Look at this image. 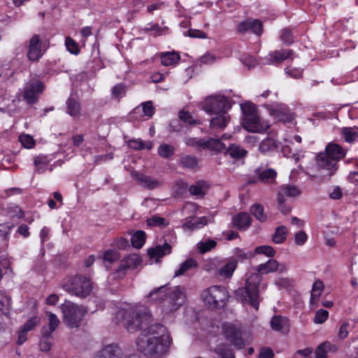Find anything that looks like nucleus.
<instances>
[{"instance_id":"nucleus-23","label":"nucleus","mask_w":358,"mask_h":358,"mask_svg":"<svg viewBox=\"0 0 358 358\" xmlns=\"http://www.w3.org/2000/svg\"><path fill=\"white\" fill-rule=\"evenodd\" d=\"M208 222V218L205 216L197 218L189 217L185 219V222L182 224V228L185 230L189 229L193 231L204 227Z\"/></svg>"},{"instance_id":"nucleus-35","label":"nucleus","mask_w":358,"mask_h":358,"mask_svg":"<svg viewBox=\"0 0 358 358\" xmlns=\"http://www.w3.org/2000/svg\"><path fill=\"white\" fill-rule=\"evenodd\" d=\"M80 104L74 98L69 97L66 101V113L72 117H79L80 115Z\"/></svg>"},{"instance_id":"nucleus-18","label":"nucleus","mask_w":358,"mask_h":358,"mask_svg":"<svg viewBox=\"0 0 358 358\" xmlns=\"http://www.w3.org/2000/svg\"><path fill=\"white\" fill-rule=\"evenodd\" d=\"M238 31L240 33L251 31L257 35H260L262 33V23L259 20L248 19L238 24Z\"/></svg>"},{"instance_id":"nucleus-50","label":"nucleus","mask_w":358,"mask_h":358,"mask_svg":"<svg viewBox=\"0 0 358 358\" xmlns=\"http://www.w3.org/2000/svg\"><path fill=\"white\" fill-rule=\"evenodd\" d=\"M255 253L258 255H264L268 257H273L275 255V250L270 245H261L255 249Z\"/></svg>"},{"instance_id":"nucleus-59","label":"nucleus","mask_w":358,"mask_h":358,"mask_svg":"<svg viewBox=\"0 0 358 358\" xmlns=\"http://www.w3.org/2000/svg\"><path fill=\"white\" fill-rule=\"evenodd\" d=\"M51 336H45L43 331H42V338L40 341V348L42 351L48 352L52 347V343L50 341Z\"/></svg>"},{"instance_id":"nucleus-28","label":"nucleus","mask_w":358,"mask_h":358,"mask_svg":"<svg viewBox=\"0 0 358 358\" xmlns=\"http://www.w3.org/2000/svg\"><path fill=\"white\" fill-rule=\"evenodd\" d=\"M271 115L280 121H285L287 118L288 108L285 105H275L269 108Z\"/></svg>"},{"instance_id":"nucleus-22","label":"nucleus","mask_w":358,"mask_h":358,"mask_svg":"<svg viewBox=\"0 0 358 358\" xmlns=\"http://www.w3.org/2000/svg\"><path fill=\"white\" fill-rule=\"evenodd\" d=\"M292 50H280L270 52L266 57V64H280L293 55Z\"/></svg>"},{"instance_id":"nucleus-29","label":"nucleus","mask_w":358,"mask_h":358,"mask_svg":"<svg viewBox=\"0 0 358 358\" xmlns=\"http://www.w3.org/2000/svg\"><path fill=\"white\" fill-rule=\"evenodd\" d=\"M208 189V185L204 181H198L189 188V193L197 198L203 197Z\"/></svg>"},{"instance_id":"nucleus-9","label":"nucleus","mask_w":358,"mask_h":358,"mask_svg":"<svg viewBox=\"0 0 358 358\" xmlns=\"http://www.w3.org/2000/svg\"><path fill=\"white\" fill-rule=\"evenodd\" d=\"M202 108L208 114H220L231 108L229 99L222 95H210L201 102Z\"/></svg>"},{"instance_id":"nucleus-26","label":"nucleus","mask_w":358,"mask_h":358,"mask_svg":"<svg viewBox=\"0 0 358 358\" xmlns=\"http://www.w3.org/2000/svg\"><path fill=\"white\" fill-rule=\"evenodd\" d=\"M217 116L210 120V127L213 129H224L230 121V116L227 112L216 114Z\"/></svg>"},{"instance_id":"nucleus-39","label":"nucleus","mask_w":358,"mask_h":358,"mask_svg":"<svg viewBox=\"0 0 358 358\" xmlns=\"http://www.w3.org/2000/svg\"><path fill=\"white\" fill-rule=\"evenodd\" d=\"M250 213L259 222H264L267 220V215L264 213V208L262 204L252 205L250 208Z\"/></svg>"},{"instance_id":"nucleus-48","label":"nucleus","mask_w":358,"mask_h":358,"mask_svg":"<svg viewBox=\"0 0 358 358\" xmlns=\"http://www.w3.org/2000/svg\"><path fill=\"white\" fill-rule=\"evenodd\" d=\"M215 352L220 356L221 358H235L233 351L224 344L218 345L215 349Z\"/></svg>"},{"instance_id":"nucleus-51","label":"nucleus","mask_w":358,"mask_h":358,"mask_svg":"<svg viewBox=\"0 0 358 358\" xmlns=\"http://www.w3.org/2000/svg\"><path fill=\"white\" fill-rule=\"evenodd\" d=\"M220 262L216 259H208L205 262L203 268L208 271L213 273L217 276Z\"/></svg>"},{"instance_id":"nucleus-17","label":"nucleus","mask_w":358,"mask_h":358,"mask_svg":"<svg viewBox=\"0 0 358 358\" xmlns=\"http://www.w3.org/2000/svg\"><path fill=\"white\" fill-rule=\"evenodd\" d=\"M41 40L38 35H34L30 39L29 51L27 54V57L29 60L32 62L38 61L41 56L43 55V52L41 50Z\"/></svg>"},{"instance_id":"nucleus-7","label":"nucleus","mask_w":358,"mask_h":358,"mask_svg":"<svg viewBox=\"0 0 358 358\" xmlns=\"http://www.w3.org/2000/svg\"><path fill=\"white\" fill-rule=\"evenodd\" d=\"M201 297L210 308H221L227 304L229 294L224 287L214 285L203 290Z\"/></svg>"},{"instance_id":"nucleus-1","label":"nucleus","mask_w":358,"mask_h":358,"mask_svg":"<svg viewBox=\"0 0 358 358\" xmlns=\"http://www.w3.org/2000/svg\"><path fill=\"white\" fill-rule=\"evenodd\" d=\"M287 270L285 264L279 263L274 259H268L266 263L257 266L255 273H252L246 280L245 286L238 288L236 295L242 303L250 305L256 310L259 309V285L262 280L261 275L278 272L283 273Z\"/></svg>"},{"instance_id":"nucleus-57","label":"nucleus","mask_w":358,"mask_h":358,"mask_svg":"<svg viewBox=\"0 0 358 358\" xmlns=\"http://www.w3.org/2000/svg\"><path fill=\"white\" fill-rule=\"evenodd\" d=\"M65 45L67 50L73 55H78L80 52L77 43L70 37H66L65 40Z\"/></svg>"},{"instance_id":"nucleus-63","label":"nucleus","mask_w":358,"mask_h":358,"mask_svg":"<svg viewBox=\"0 0 358 358\" xmlns=\"http://www.w3.org/2000/svg\"><path fill=\"white\" fill-rule=\"evenodd\" d=\"M143 111L145 115L151 117L154 113L155 108L152 106V103L151 101H148L142 103Z\"/></svg>"},{"instance_id":"nucleus-5","label":"nucleus","mask_w":358,"mask_h":358,"mask_svg":"<svg viewBox=\"0 0 358 358\" xmlns=\"http://www.w3.org/2000/svg\"><path fill=\"white\" fill-rule=\"evenodd\" d=\"M243 113V127L252 133L265 132L270 127V124L258 115L256 106L251 102L241 105Z\"/></svg>"},{"instance_id":"nucleus-62","label":"nucleus","mask_w":358,"mask_h":358,"mask_svg":"<svg viewBox=\"0 0 358 358\" xmlns=\"http://www.w3.org/2000/svg\"><path fill=\"white\" fill-rule=\"evenodd\" d=\"M285 71L286 74L294 78H299L302 76L303 71L301 69L288 66L285 68Z\"/></svg>"},{"instance_id":"nucleus-32","label":"nucleus","mask_w":358,"mask_h":358,"mask_svg":"<svg viewBox=\"0 0 358 358\" xmlns=\"http://www.w3.org/2000/svg\"><path fill=\"white\" fill-rule=\"evenodd\" d=\"M222 152H224L231 157L236 159L244 157L247 154L245 150L236 144H231L228 148L225 145V149Z\"/></svg>"},{"instance_id":"nucleus-4","label":"nucleus","mask_w":358,"mask_h":358,"mask_svg":"<svg viewBox=\"0 0 358 358\" xmlns=\"http://www.w3.org/2000/svg\"><path fill=\"white\" fill-rule=\"evenodd\" d=\"M150 317V314L145 310L130 307L120 308L115 320L117 323L122 324L128 331L134 333L141 329L143 324H146Z\"/></svg>"},{"instance_id":"nucleus-24","label":"nucleus","mask_w":358,"mask_h":358,"mask_svg":"<svg viewBox=\"0 0 358 358\" xmlns=\"http://www.w3.org/2000/svg\"><path fill=\"white\" fill-rule=\"evenodd\" d=\"M236 266L237 262L234 259L228 260L227 263L222 266L220 264L217 276H220L223 278H229L232 276Z\"/></svg>"},{"instance_id":"nucleus-19","label":"nucleus","mask_w":358,"mask_h":358,"mask_svg":"<svg viewBox=\"0 0 358 358\" xmlns=\"http://www.w3.org/2000/svg\"><path fill=\"white\" fill-rule=\"evenodd\" d=\"M323 152L334 159L336 164L346 155V151L341 145L334 143H329Z\"/></svg>"},{"instance_id":"nucleus-60","label":"nucleus","mask_w":358,"mask_h":358,"mask_svg":"<svg viewBox=\"0 0 358 358\" xmlns=\"http://www.w3.org/2000/svg\"><path fill=\"white\" fill-rule=\"evenodd\" d=\"M308 236L304 231H299L295 234L294 243L296 245L301 246L307 241Z\"/></svg>"},{"instance_id":"nucleus-37","label":"nucleus","mask_w":358,"mask_h":358,"mask_svg":"<svg viewBox=\"0 0 358 358\" xmlns=\"http://www.w3.org/2000/svg\"><path fill=\"white\" fill-rule=\"evenodd\" d=\"M278 147V143L271 138H266L263 140L259 146V150L262 153L271 152Z\"/></svg>"},{"instance_id":"nucleus-6","label":"nucleus","mask_w":358,"mask_h":358,"mask_svg":"<svg viewBox=\"0 0 358 358\" xmlns=\"http://www.w3.org/2000/svg\"><path fill=\"white\" fill-rule=\"evenodd\" d=\"M64 289L71 295L83 299L90 294L93 285L90 279L83 275L71 278L64 285Z\"/></svg>"},{"instance_id":"nucleus-12","label":"nucleus","mask_w":358,"mask_h":358,"mask_svg":"<svg viewBox=\"0 0 358 358\" xmlns=\"http://www.w3.org/2000/svg\"><path fill=\"white\" fill-rule=\"evenodd\" d=\"M222 331L224 338L229 341L237 349H242L245 345V341L243 338L240 327L232 323H224Z\"/></svg>"},{"instance_id":"nucleus-52","label":"nucleus","mask_w":358,"mask_h":358,"mask_svg":"<svg viewBox=\"0 0 358 358\" xmlns=\"http://www.w3.org/2000/svg\"><path fill=\"white\" fill-rule=\"evenodd\" d=\"M120 257V253L115 250H108L103 253V261L105 263L112 264L117 261Z\"/></svg>"},{"instance_id":"nucleus-43","label":"nucleus","mask_w":358,"mask_h":358,"mask_svg":"<svg viewBox=\"0 0 358 358\" xmlns=\"http://www.w3.org/2000/svg\"><path fill=\"white\" fill-rule=\"evenodd\" d=\"M196 246L199 253L204 254L215 248L217 246V242L213 239H208L199 242Z\"/></svg>"},{"instance_id":"nucleus-33","label":"nucleus","mask_w":358,"mask_h":358,"mask_svg":"<svg viewBox=\"0 0 358 358\" xmlns=\"http://www.w3.org/2000/svg\"><path fill=\"white\" fill-rule=\"evenodd\" d=\"M271 326L273 330L285 331L288 329V320L282 316H274L271 320Z\"/></svg>"},{"instance_id":"nucleus-14","label":"nucleus","mask_w":358,"mask_h":358,"mask_svg":"<svg viewBox=\"0 0 358 358\" xmlns=\"http://www.w3.org/2000/svg\"><path fill=\"white\" fill-rule=\"evenodd\" d=\"M117 344L107 345L99 350L94 358H128Z\"/></svg>"},{"instance_id":"nucleus-20","label":"nucleus","mask_w":358,"mask_h":358,"mask_svg":"<svg viewBox=\"0 0 358 358\" xmlns=\"http://www.w3.org/2000/svg\"><path fill=\"white\" fill-rule=\"evenodd\" d=\"M133 176L140 185L149 189H153L159 187L162 185V182L158 179L152 178L143 173L136 172L133 174Z\"/></svg>"},{"instance_id":"nucleus-54","label":"nucleus","mask_w":358,"mask_h":358,"mask_svg":"<svg viewBox=\"0 0 358 358\" xmlns=\"http://www.w3.org/2000/svg\"><path fill=\"white\" fill-rule=\"evenodd\" d=\"M324 289V284L320 280L315 281L313 285L311 299H317Z\"/></svg>"},{"instance_id":"nucleus-41","label":"nucleus","mask_w":358,"mask_h":358,"mask_svg":"<svg viewBox=\"0 0 358 358\" xmlns=\"http://www.w3.org/2000/svg\"><path fill=\"white\" fill-rule=\"evenodd\" d=\"M341 134L347 143H353L358 137V128L344 127L342 129Z\"/></svg>"},{"instance_id":"nucleus-34","label":"nucleus","mask_w":358,"mask_h":358,"mask_svg":"<svg viewBox=\"0 0 358 358\" xmlns=\"http://www.w3.org/2000/svg\"><path fill=\"white\" fill-rule=\"evenodd\" d=\"M180 59L179 54L176 52H166L161 55V63L166 66L176 64Z\"/></svg>"},{"instance_id":"nucleus-15","label":"nucleus","mask_w":358,"mask_h":358,"mask_svg":"<svg viewBox=\"0 0 358 358\" xmlns=\"http://www.w3.org/2000/svg\"><path fill=\"white\" fill-rule=\"evenodd\" d=\"M317 166L322 170L327 171L328 176L334 175L338 170V166L327 154L320 152L315 157Z\"/></svg>"},{"instance_id":"nucleus-13","label":"nucleus","mask_w":358,"mask_h":358,"mask_svg":"<svg viewBox=\"0 0 358 358\" xmlns=\"http://www.w3.org/2000/svg\"><path fill=\"white\" fill-rule=\"evenodd\" d=\"M141 263V258L137 254H131L124 257L120 262L119 268L113 273L114 278H123L129 269H134Z\"/></svg>"},{"instance_id":"nucleus-55","label":"nucleus","mask_w":358,"mask_h":358,"mask_svg":"<svg viewBox=\"0 0 358 358\" xmlns=\"http://www.w3.org/2000/svg\"><path fill=\"white\" fill-rule=\"evenodd\" d=\"M329 317V312L327 310L320 309L315 313L313 321L315 324H322Z\"/></svg>"},{"instance_id":"nucleus-58","label":"nucleus","mask_w":358,"mask_h":358,"mask_svg":"<svg viewBox=\"0 0 358 358\" xmlns=\"http://www.w3.org/2000/svg\"><path fill=\"white\" fill-rule=\"evenodd\" d=\"M19 140L22 145L27 148H31L35 145L34 138L28 134H23L20 136Z\"/></svg>"},{"instance_id":"nucleus-53","label":"nucleus","mask_w":358,"mask_h":358,"mask_svg":"<svg viewBox=\"0 0 358 358\" xmlns=\"http://www.w3.org/2000/svg\"><path fill=\"white\" fill-rule=\"evenodd\" d=\"M147 223L149 226L162 227H164L168 225V222L165 218L159 216H152L147 220Z\"/></svg>"},{"instance_id":"nucleus-27","label":"nucleus","mask_w":358,"mask_h":358,"mask_svg":"<svg viewBox=\"0 0 358 358\" xmlns=\"http://www.w3.org/2000/svg\"><path fill=\"white\" fill-rule=\"evenodd\" d=\"M46 315L48 320V328L43 327L42 331L45 336H51L59 325L60 320L55 314L51 312H47Z\"/></svg>"},{"instance_id":"nucleus-30","label":"nucleus","mask_w":358,"mask_h":358,"mask_svg":"<svg viewBox=\"0 0 358 358\" xmlns=\"http://www.w3.org/2000/svg\"><path fill=\"white\" fill-rule=\"evenodd\" d=\"M251 217L247 213H240L234 217V224L238 228L245 229L249 227L251 224Z\"/></svg>"},{"instance_id":"nucleus-64","label":"nucleus","mask_w":358,"mask_h":358,"mask_svg":"<svg viewBox=\"0 0 358 358\" xmlns=\"http://www.w3.org/2000/svg\"><path fill=\"white\" fill-rule=\"evenodd\" d=\"M40 322L38 317H33L27 321L22 327L27 331H31Z\"/></svg>"},{"instance_id":"nucleus-45","label":"nucleus","mask_w":358,"mask_h":358,"mask_svg":"<svg viewBox=\"0 0 358 358\" xmlns=\"http://www.w3.org/2000/svg\"><path fill=\"white\" fill-rule=\"evenodd\" d=\"M6 213L10 217L22 218L24 215L21 208L15 204H10L6 208Z\"/></svg>"},{"instance_id":"nucleus-44","label":"nucleus","mask_w":358,"mask_h":358,"mask_svg":"<svg viewBox=\"0 0 358 358\" xmlns=\"http://www.w3.org/2000/svg\"><path fill=\"white\" fill-rule=\"evenodd\" d=\"M11 308V299L4 292H0V310L5 315L9 313Z\"/></svg>"},{"instance_id":"nucleus-31","label":"nucleus","mask_w":358,"mask_h":358,"mask_svg":"<svg viewBox=\"0 0 358 358\" xmlns=\"http://www.w3.org/2000/svg\"><path fill=\"white\" fill-rule=\"evenodd\" d=\"M197 267V262L193 258H188L180 264L179 268L175 271L174 277L184 275L187 271Z\"/></svg>"},{"instance_id":"nucleus-42","label":"nucleus","mask_w":358,"mask_h":358,"mask_svg":"<svg viewBox=\"0 0 358 358\" xmlns=\"http://www.w3.org/2000/svg\"><path fill=\"white\" fill-rule=\"evenodd\" d=\"M145 241V233L143 231L138 230L133 234L131 238V242L133 247L141 248Z\"/></svg>"},{"instance_id":"nucleus-21","label":"nucleus","mask_w":358,"mask_h":358,"mask_svg":"<svg viewBox=\"0 0 358 358\" xmlns=\"http://www.w3.org/2000/svg\"><path fill=\"white\" fill-rule=\"evenodd\" d=\"M257 175V180H250V183H257L260 181L265 184H272L275 182L277 172L273 169H267L264 170L257 169L255 171Z\"/></svg>"},{"instance_id":"nucleus-11","label":"nucleus","mask_w":358,"mask_h":358,"mask_svg":"<svg viewBox=\"0 0 358 358\" xmlns=\"http://www.w3.org/2000/svg\"><path fill=\"white\" fill-rule=\"evenodd\" d=\"M185 142L187 145L196 148L197 149H211L217 151H223L225 149V144L220 139L215 138H198L193 137H186Z\"/></svg>"},{"instance_id":"nucleus-25","label":"nucleus","mask_w":358,"mask_h":358,"mask_svg":"<svg viewBox=\"0 0 358 358\" xmlns=\"http://www.w3.org/2000/svg\"><path fill=\"white\" fill-rule=\"evenodd\" d=\"M171 252V246L170 244L165 243L162 245H157L154 248H150L148 253L151 258H161L164 255H169Z\"/></svg>"},{"instance_id":"nucleus-38","label":"nucleus","mask_w":358,"mask_h":358,"mask_svg":"<svg viewBox=\"0 0 358 358\" xmlns=\"http://www.w3.org/2000/svg\"><path fill=\"white\" fill-rule=\"evenodd\" d=\"M287 230L285 226L278 227L272 235V241L275 244L282 243L287 238Z\"/></svg>"},{"instance_id":"nucleus-49","label":"nucleus","mask_w":358,"mask_h":358,"mask_svg":"<svg viewBox=\"0 0 358 358\" xmlns=\"http://www.w3.org/2000/svg\"><path fill=\"white\" fill-rule=\"evenodd\" d=\"M175 148L169 144H162L158 148V154L160 157L168 159L173 155Z\"/></svg>"},{"instance_id":"nucleus-8","label":"nucleus","mask_w":358,"mask_h":358,"mask_svg":"<svg viewBox=\"0 0 358 358\" xmlns=\"http://www.w3.org/2000/svg\"><path fill=\"white\" fill-rule=\"evenodd\" d=\"M64 322L71 328L79 327L85 314V309L71 301L66 300L61 306Z\"/></svg>"},{"instance_id":"nucleus-3","label":"nucleus","mask_w":358,"mask_h":358,"mask_svg":"<svg viewBox=\"0 0 358 358\" xmlns=\"http://www.w3.org/2000/svg\"><path fill=\"white\" fill-rule=\"evenodd\" d=\"M150 300L162 303L166 312L177 310L185 301V295L180 287L162 286L152 290L148 296Z\"/></svg>"},{"instance_id":"nucleus-36","label":"nucleus","mask_w":358,"mask_h":358,"mask_svg":"<svg viewBox=\"0 0 358 358\" xmlns=\"http://www.w3.org/2000/svg\"><path fill=\"white\" fill-rule=\"evenodd\" d=\"M337 348L329 342L320 344L315 350L316 358H327V354L329 351L336 352Z\"/></svg>"},{"instance_id":"nucleus-2","label":"nucleus","mask_w":358,"mask_h":358,"mask_svg":"<svg viewBox=\"0 0 358 358\" xmlns=\"http://www.w3.org/2000/svg\"><path fill=\"white\" fill-rule=\"evenodd\" d=\"M171 343L166 327L156 323L142 331L136 340V347L145 356L162 355L168 352Z\"/></svg>"},{"instance_id":"nucleus-47","label":"nucleus","mask_w":358,"mask_h":358,"mask_svg":"<svg viewBox=\"0 0 358 358\" xmlns=\"http://www.w3.org/2000/svg\"><path fill=\"white\" fill-rule=\"evenodd\" d=\"M180 164L182 167L194 169L197 166V158L193 156L185 155L180 158Z\"/></svg>"},{"instance_id":"nucleus-61","label":"nucleus","mask_w":358,"mask_h":358,"mask_svg":"<svg viewBox=\"0 0 358 358\" xmlns=\"http://www.w3.org/2000/svg\"><path fill=\"white\" fill-rule=\"evenodd\" d=\"M126 93V86L122 83L117 84L113 87L112 94L115 98H119Z\"/></svg>"},{"instance_id":"nucleus-16","label":"nucleus","mask_w":358,"mask_h":358,"mask_svg":"<svg viewBox=\"0 0 358 358\" xmlns=\"http://www.w3.org/2000/svg\"><path fill=\"white\" fill-rule=\"evenodd\" d=\"M43 90V83L39 80L31 81L24 92V99L29 104H33L37 101L38 94Z\"/></svg>"},{"instance_id":"nucleus-40","label":"nucleus","mask_w":358,"mask_h":358,"mask_svg":"<svg viewBox=\"0 0 358 358\" xmlns=\"http://www.w3.org/2000/svg\"><path fill=\"white\" fill-rule=\"evenodd\" d=\"M34 164L36 167V172L42 173L47 169L49 159L45 155L36 156L34 158Z\"/></svg>"},{"instance_id":"nucleus-46","label":"nucleus","mask_w":358,"mask_h":358,"mask_svg":"<svg viewBox=\"0 0 358 358\" xmlns=\"http://www.w3.org/2000/svg\"><path fill=\"white\" fill-rule=\"evenodd\" d=\"M179 118L185 123L189 125H198L201 124L199 120L194 119L190 113L187 111L180 110L178 113Z\"/></svg>"},{"instance_id":"nucleus-10","label":"nucleus","mask_w":358,"mask_h":358,"mask_svg":"<svg viewBox=\"0 0 358 358\" xmlns=\"http://www.w3.org/2000/svg\"><path fill=\"white\" fill-rule=\"evenodd\" d=\"M301 194L300 189L292 185H281L277 192V204L278 210L284 215L291 212L292 207L286 203V196L295 197Z\"/></svg>"},{"instance_id":"nucleus-56","label":"nucleus","mask_w":358,"mask_h":358,"mask_svg":"<svg viewBox=\"0 0 358 358\" xmlns=\"http://www.w3.org/2000/svg\"><path fill=\"white\" fill-rule=\"evenodd\" d=\"M294 38L293 33L289 29L285 28L282 30L280 38L284 43L287 45L292 44L294 41Z\"/></svg>"}]
</instances>
